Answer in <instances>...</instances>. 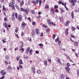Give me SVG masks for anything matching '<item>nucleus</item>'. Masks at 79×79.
<instances>
[{
    "instance_id": "obj_1",
    "label": "nucleus",
    "mask_w": 79,
    "mask_h": 79,
    "mask_svg": "<svg viewBox=\"0 0 79 79\" xmlns=\"http://www.w3.org/2000/svg\"><path fill=\"white\" fill-rule=\"evenodd\" d=\"M48 23L50 25H52L53 26H55V24L51 22L50 19H48L47 20Z\"/></svg>"
},
{
    "instance_id": "obj_36",
    "label": "nucleus",
    "mask_w": 79,
    "mask_h": 79,
    "mask_svg": "<svg viewBox=\"0 0 79 79\" xmlns=\"http://www.w3.org/2000/svg\"><path fill=\"white\" fill-rule=\"evenodd\" d=\"M39 46H41V47L42 48H43V47H43V44H39Z\"/></svg>"
},
{
    "instance_id": "obj_8",
    "label": "nucleus",
    "mask_w": 79,
    "mask_h": 79,
    "mask_svg": "<svg viewBox=\"0 0 79 79\" xmlns=\"http://www.w3.org/2000/svg\"><path fill=\"white\" fill-rule=\"evenodd\" d=\"M18 18L19 20L20 21H21V20L22 19V16L20 15H19Z\"/></svg>"
},
{
    "instance_id": "obj_43",
    "label": "nucleus",
    "mask_w": 79,
    "mask_h": 79,
    "mask_svg": "<svg viewBox=\"0 0 79 79\" xmlns=\"http://www.w3.org/2000/svg\"><path fill=\"white\" fill-rule=\"evenodd\" d=\"M39 3V0H36L35 2V3L37 4Z\"/></svg>"
},
{
    "instance_id": "obj_63",
    "label": "nucleus",
    "mask_w": 79,
    "mask_h": 79,
    "mask_svg": "<svg viewBox=\"0 0 79 79\" xmlns=\"http://www.w3.org/2000/svg\"><path fill=\"white\" fill-rule=\"evenodd\" d=\"M21 3L23 5L24 4V1H22Z\"/></svg>"
},
{
    "instance_id": "obj_5",
    "label": "nucleus",
    "mask_w": 79,
    "mask_h": 79,
    "mask_svg": "<svg viewBox=\"0 0 79 79\" xmlns=\"http://www.w3.org/2000/svg\"><path fill=\"white\" fill-rule=\"evenodd\" d=\"M35 31L36 34H39V31L38 30V28H36Z\"/></svg>"
},
{
    "instance_id": "obj_37",
    "label": "nucleus",
    "mask_w": 79,
    "mask_h": 79,
    "mask_svg": "<svg viewBox=\"0 0 79 79\" xmlns=\"http://www.w3.org/2000/svg\"><path fill=\"white\" fill-rule=\"evenodd\" d=\"M37 72L38 73V74H40V73H41V72L40 70H38L37 71Z\"/></svg>"
},
{
    "instance_id": "obj_40",
    "label": "nucleus",
    "mask_w": 79,
    "mask_h": 79,
    "mask_svg": "<svg viewBox=\"0 0 79 79\" xmlns=\"http://www.w3.org/2000/svg\"><path fill=\"white\" fill-rule=\"evenodd\" d=\"M77 74L78 76H79V69H78L77 71Z\"/></svg>"
},
{
    "instance_id": "obj_6",
    "label": "nucleus",
    "mask_w": 79,
    "mask_h": 79,
    "mask_svg": "<svg viewBox=\"0 0 79 79\" xmlns=\"http://www.w3.org/2000/svg\"><path fill=\"white\" fill-rule=\"evenodd\" d=\"M65 34L66 35L68 34V28H67L65 31Z\"/></svg>"
},
{
    "instance_id": "obj_22",
    "label": "nucleus",
    "mask_w": 79,
    "mask_h": 79,
    "mask_svg": "<svg viewBox=\"0 0 79 79\" xmlns=\"http://www.w3.org/2000/svg\"><path fill=\"white\" fill-rule=\"evenodd\" d=\"M48 7H49V6H48V5H46L45 6V8H46V9H47V10L48 9Z\"/></svg>"
},
{
    "instance_id": "obj_52",
    "label": "nucleus",
    "mask_w": 79,
    "mask_h": 79,
    "mask_svg": "<svg viewBox=\"0 0 79 79\" xmlns=\"http://www.w3.org/2000/svg\"><path fill=\"white\" fill-rule=\"evenodd\" d=\"M65 8L67 10H68V8L66 7V5H65Z\"/></svg>"
},
{
    "instance_id": "obj_42",
    "label": "nucleus",
    "mask_w": 79,
    "mask_h": 79,
    "mask_svg": "<svg viewBox=\"0 0 79 79\" xmlns=\"http://www.w3.org/2000/svg\"><path fill=\"white\" fill-rule=\"evenodd\" d=\"M55 34H53L52 36V38L53 39H55Z\"/></svg>"
},
{
    "instance_id": "obj_10",
    "label": "nucleus",
    "mask_w": 79,
    "mask_h": 79,
    "mask_svg": "<svg viewBox=\"0 0 79 79\" xmlns=\"http://www.w3.org/2000/svg\"><path fill=\"white\" fill-rule=\"evenodd\" d=\"M69 3H71L73 4V6L74 5V1H73V0H71L70 1H69Z\"/></svg>"
},
{
    "instance_id": "obj_3",
    "label": "nucleus",
    "mask_w": 79,
    "mask_h": 79,
    "mask_svg": "<svg viewBox=\"0 0 79 79\" xmlns=\"http://www.w3.org/2000/svg\"><path fill=\"white\" fill-rule=\"evenodd\" d=\"M15 4V2H10V6L11 7H12V8H14V6L13 5Z\"/></svg>"
},
{
    "instance_id": "obj_24",
    "label": "nucleus",
    "mask_w": 79,
    "mask_h": 79,
    "mask_svg": "<svg viewBox=\"0 0 79 79\" xmlns=\"http://www.w3.org/2000/svg\"><path fill=\"white\" fill-rule=\"evenodd\" d=\"M71 16L72 18H74V13H73V12H72L71 13Z\"/></svg>"
},
{
    "instance_id": "obj_54",
    "label": "nucleus",
    "mask_w": 79,
    "mask_h": 79,
    "mask_svg": "<svg viewBox=\"0 0 79 79\" xmlns=\"http://www.w3.org/2000/svg\"><path fill=\"white\" fill-rule=\"evenodd\" d=\"M32 3H35V2L34 0H33L32 2Z\"/></svg>"
},
{
    "instance_id": "obj_55",
    "label": "nucleus",
    "mask_w": 79,
    "mask_h": 79,
    "mask_svg": "<svg viewBox=\"0 0 79 79\" xmlns=\"http://www.w3.org/2000/svg\"><path fill=\"white\" fill-rule=\"evenodd\" d=\"M58 10L57 9H56L55 10V12H56V13H57V12H58Z\"/></svg>"
},
{
    "instance_id": "obj_7",
    "label": "nucleus",
    "mask_w": 79,
    "mask_h": 79,
    "mask_svg": "<svg viewBox=\"0 0 79 79\" xmlns=\"http://www.w3.org/2000/svg\"><path fill=\"white\" fill-rule=\"evenodd\" d=\"M69 21H67L65 23V26H68V25H69Z\"/></svg>"
},
{
    "instance_id": "obj_16",
    "label": "nucleus",
    "mask_w": 79,
    "mask_h": 79,
    "mask_svg": "<svg viewBox=\"0 0 79 79\" xmlns=\"http://www.w3.org/2000/svg\"><path fill=\"white\" fill-rule=\"evenodd\" d=\"M15 6L16 7V8H17L18 10H20V8L19 7V6H17V4H15Z\"/></svg>"
},
{
    "instance_id": "obj_2",
    "label": "nucleus",
    "mask_w": 79,
    "mask_h": 79,
    "mask_svg": "<svg viewBox=\"0 0 79 79\" xmlns=\"http://www.w3.org/2000/svg\"><path fill=\"white\" fill-rule=\"evenodd\" d=\"M50 12L52 14H54L55 13V10H54V8L53 7H51L50 9Z\"/></svg>"
},
{
    "instance_id": "obj_45",
    "label": "nucleus",
    "mask_w": 79,
    "mask_h": 79,
    "mask_svg": "<svg viewBox=\"0 0 79 79\" xmlns=\"http://www.w3.org/2000/svg\"><path fill=\"white\" fill-rule=\"evenodd\" d=\"M6 60H8L9 59V56H6Z\"/></svg>"
},
{
    "instance_id": "obj_61",
    "label": "nucleus",
    "mask_w": 79,
    "mask_h": 79,
    "mask_svg": "<svg viewBox=\"0 0 79 79\" xmlns=\"http://www.w3.org/2000/svg\"><path fill=\"white\" fill-rule=\"evenodd\" d=\"M23 35H24V34L23 33V32L22 31V34H21V36H23Z\"/></svg>"
},
{
    "instance_id": "obj_12",
    "label": "nucleus",
    "mask_w": 79,
    "mask_h": 79,
    "mask_svg": "<svg viewBox=\"0 0 79 79\" xmlns=\"http://www.w3.org/2000/svg\"><path fill=\"white\" fill-rule=\"evenodd\" d=\"M24 12L26 13V15H27V14H28V12H29V10L26 9V10H25Z\"/></svg>"
},
{
    "instance_id": "obj_4",
    "label": "nucleus",
    "mask_w": 79,
    "mask_h": 79,
    "mask_svg": "<svg viewBox=\"0 0 79 79\" xmlns=\"http://www.w3.org/2000/svg\"><path fill=\"white\" fill-rule=\"evenodd\" d=\"M30 50V48H27L26 51V54H28L29 52V50Z\"/></svg>"
},
{
    "instance_id": "obj_34",
    "label": "nucleus",
    "mask_w": 79,
    "mask_h": 79,
    "mask_svg": "<svg viewBox=\"0 0 79 79\" xmlns=\"http://www.w3.org/2000/svg\"><path fill=\"white\" fill-rule=\"evenodd\" d=\"M18 28L16 27L15 30V32L17 33L18 32Z\"/></svg>"
},
{
    "instance_id": "obj_49",
    "label": "nucleus",
    "mask_w": 79,
    "mask_h": 79,
    "mask_svg": "<svg viewBox=\"0 0 79 79\" xmlns=\"http://www.w3.org/2000/svg\"><path fill=\"white\" fill-rule=\"evenodd\" d=\"M4 21L6 22V20H7V19L6 18H5L4 19Z\"/></svg>"
},
{
    "instance_id": "obj_59",
    "label": "nucleus",
    "mask_w": 79,
    "mask_h": 79,
    "mask_svg": "<svg viewBox=\"0 0 79 79\" xmlns=\"http://www.w3.org/2000/svg\"><path fill=\"white\" fill-rule=\"evenodd\" d=\"M48 61H49V63H50L51 61V60L49 59L48 60Z\"/></svg>"
},
{
    "instance_id": "obj_31",
    "label": "nucleus",
    "mask_w": 79,
    "mask_h": 79,
    "mask_svg": "<svg viewBox=\"0 0 79 79\" xmlns=\"http://www.w3.org/2000/svg\"><path fill=\"white\" fill-rule=\"evenodd\" d=\"M66 66H67V67H69V66H70V63H67L66 64Z\"/></svg>"
},
{
    "instance_id": "obj_32",
    "label": "nucleus",
    "mask_w": 79,
    "mask_h": 79,
    "mask_svg": "<svg viewBox=\"0 0 79 79\" xmlns=\"http://www.w3.org/2000/svg\"><path fill=\"white\" fill-rule=\"evenodd\" d=\"M15 17H16V19H18V14H17V13H16L15 14Z\"/></svg>"
},
{
    "instance_id": "obj_26",
    "label": "nucleus",
    "mask_w": 79,
    "mask_h": 79,
    "mask_svg": "<svg viewBox=\"0 0 79 79\" xmlns=\"http://www.w3.org/2000/svg\"><path fill=\"white\" fill-rule=\"evenodd\" d=\"M31 12L32 13V14H33L34 15L35 14V12H34V10H31Z\"/></svg>"
},
{
    "instance_id": "obj_17",
    "label": "nucleus",
    "mask_w": 79,
    "mask_h": 79,
    "mask_svg": "<svg viewBox=\"0 0 79 79\" xmlns=\"http://www.w3.org/2000/svg\"><path fill=\"white\" fill-rule=\"evenodd\" d=\"M78 44V43L77 42H74V46H77V45Z\"/></svg>"
},
{
    "instance_id": "obj_51",
    "label": "nucleus",
    "mask_w": 79,
    "mask_h": 79,
    "mask_svg": "<svg viewBox=\"0 0 79 79\" xmlns=\"http://www.w3.org/2000/svg\"><path fill=\"white\" fill-rule=\"evenodd\" d=\"M20 51H21V50H22V51H24V49H23V48H22L21 49H20L19 50Z\"/></svg>"
},
{
    "instance_id": "obj_35",
    "label": "nucleus",
    "mask_w": 79,
    "mask_h": 79,
    "mask_svg": "<svg viewBox=\"0 0 79 79\" xmlns=\"http://www.w3.org/2000/svg\"><path fill=\"white\" fill-rule=\"evenodd\" d=\"M72 30L74 31H75V30H76V28L74 27H72Z\"/></svg>"
},
{
    "instance_id": "obj_9",
    "label": "nucleus",
    "mask_w": 79,
    "mask_h": 79,
    "mask_svg": "<svg viewBox=\"0 0 79 79\" xmlns=\"http://www.w3.org/2000/svg\"><path fill=\"white\" fill-rule=\"evenodd\" d=\"M60 78L61 79H64V75L63 74H62L60 75Z\"/></svg>"
},
{
    "instance_id": "obj_56",
    "label": "nucleus",
    "mask_w": 79,
    "mask_h": 79,
    "mask_svg": "<svg viewBox=\"0 0 79 79\" xmlns=\"http://www.w3.org/2000/svg\"><path fill=\"white\" fill-rule=\"evenodd\" d=\"M20 6H21V7L23 6V4H22L21 3H20Z\"/></svg>"
},
{
    "instance_id": "obj_41",
    "label": "nucleus",
    "mask_w": 79,
    "mask_h": 79,
    "mask_svg": "<svg viewBox=\"0 0 79 79\" xmlns=\"http://www.w3.org/2000/svg\"><path fill=\"white\" fill-rule=\"evenodd\" d=\"M58 6L56 5L55 6H54V8H55L56 9H57V8H58Z\"/></svg>"
},
{
    "instance_id": "obj_50",
    "label": "nucleus",
    "mask_w": 79,
    "mask_h": 79,
    "mask_svg": "<svg viewBox=\"0 0 79 79\" xmlns=\"http://www.w3.org/2000/svg\"><path fill=\"white\" fill-rule=\"evenodd\" d=\"M41 1H39V5L40 6L41 5Z\"/></svg>"
},
{
    "instance_id": "obj_19",
    "label": "nucleus",
    "mask_w": 79,
    "mask_h": 79,
    "mask_svg": "<svg viewBox=\"0 0 79 79\" xmlns=\"http://www.w3.org/2000/svg\"><path fill=\"white\" fill-rule=\"evenodd\" d=\"M34 35H35V32H34V30H33L32 32V35L33 37L34 36Z\"/></svg>"
},
{
    "instance_id": "obj_48",
    "label": "nucleus",
    "mask_w": 79,
    "mask_h": 79,
    "mask_svg": "<svg viewBox=\"0 0 79 79\" xmlns=\"http://www.w3.org/2000/svg\"><path fill=\"white\" fill-rule=\"evenodd\" d=\"M28 40H29V41H31L32 40H31V38H28Z\"/></svg>"
},
{
    "instance_id": "obj_18",
    "label": "nucleus",
    "mask_w": 79,
    "mask_h": 79,
    "mask_svg": "<svg viewBox=\"0 0 79 79\" xmlns=\"http://www.w3.org/2000/svg\"><path fill=\"white\" fill-rule=\"evenodd\" d=\"M59 40H60V38L59 37H57V38L55 40V41L56 42H57V41L58 42L59 41Z\"/></svg>"
},
{
    "instance_id": "obj_14",
    "label": "nucleus",
    "mask_w": 79,
    "mask_h": 79,
    "mask_svg": "<svg viewBox=\"0 0 79 79\" xmlns=\"http://www.w3.org/2000/svg\"><path fill=\"white\" fill-rule=\"evenodd\" d=\"M65 70L67 71L68 73H69V67H66Z\"/></svg>"
},
{
    "instance_id": "obj_47",
    "label": "nucleus",
    "mask_w": 79,
    "mask_h": 79,
    "mask_svg": "<svg viewBox=\"0 0 79 79\" xmlns=\"http://www.w3.org/2000/svg\"><path fill=\"white\" fill-rule=\"evenodd\" d=\"M32 25H33V26H34V25H35V22H32Z\"/></svg>"
},
{
    "instance_id": "obj_23",
    "label": "nucleus",
    "mask_w": 79,
    "mask_h": 79,
    "mask_svg": "<svg viewBox=\"0 0 79 79\" xmlns=\"http://www.w3.org/2000/svg\"><path fill=\"white\" fill-rule=\"evenodd\" d=\"M60 10L61 11V12H62V13H64V9L61 8L60 9Z\"/></svg>"
},
{
    "instance_id": "obj_20",
    "label": "nucleus",
    "mask_w": 79,
    "mask_h": 79,
    "mask_svg": "<svg viewBox=\"0 0 79 79\" xmlns=\"http://www.w3.org/2000/svg\"><path fill=\"white\" fill-rule=\"evenodd\" d=\"M3 25L5 26V28L7 26V23L6 22H5L3 23Z\"/></svg>"
},
{
    "instance_id": "obj_33",
    "label": "nucleus",
    "mask_w": 79,
    "mask_h": 79,
    "mask_svg": "<svg viewBox=\"0 0 79 79\" xmlns=\"http://www.w3.org/2000/svg\"><path fill=\"white\" fill-rule=\"evenodd\" d=\"M2 41L3 42V43H6V39H4V40H2Z\"/></svg>"
},
{
    "instance_id": "obj_15",
    "label": "nucleus",
    "mask_w": 79,
    "mask_h": 79,
    "mask_svg": "<svg viewBox=\"0 0 79 79\" xmlns=\"http://www.w3.org/2000/svg\"><path fill=\"white\" fill-rule=\"evenodd\" d=\"M22 26V27H24L25 26H26V24H25V23L24 22H23L21 25Z\"/></svg>"
},
{
    "instance_id": "obj_58",
    "label": "nucleus",
    "mask_w": 79,
    "mask_h": 79,
    "mask_svg": "<svg viewBox=\"0 0 79 79\" xmlns=\"http://www.w3.org/2000/svg\"><path fill=\"white\" fill-rule=\"evenodd\" d=\"M43 27H47L45 25H43Z\"/></svg>"
},
{
    "instance_id": "obj_28",
    "label": "nucleus",
    "mask_w": 79,
    "mask_h": 79,
    "mask_svg": "<svg viewBox=\"0 0 79 79\" xmlns=\"http://www.w3.org/2000/svg\"><path fill=\"white\" fill-rule=\"evenodd\" d=\"M5 75H6V72H4L3 73H2V76H3Z\"/></svg>"
},
{
    "instance_id": "obj_62",
    "label": "nucleus",
    "mask_w": 79,
    "mask_h": 79,
    "mask_svg": "<svg viewBox=\"0 0 79 79\" xmlns=\"http://www.w3.org/2000/svg\"><path fill=\"white\" fill-rule=\"evenodd\" d=\"M3 72V70H2L0 72V74H2V73Z\"/></svg>"
},
{
    "instance_id": "obj_44",
    "label": "nucleus",
    "mask_w": 79,
    "mask_h": 79,
    "mask_svg": "<svg viewBox=\"0 0 79 79\" xmlns=\"http://www.w3.org/2000/svg\"><path fill=\"white\" fill-rule=\"evenodd\" d=\"M3 10H6V8L5 7V6H3Z\"/></svg>"
},
{
    "instance_id": "obj_13",
    "label": "nucleus",
    "mask_w": 79,
    "mask_h": 79,
    "mask_svg": "<svg viewBox=\"0 0 79 79\" xmlns=\"http://www.w3.org/2000/svg\"><path fill=\"white\" fill-rule=\"evenodd\" d=\"M19 63L20 64H23V62L22 60L21 59L19 61Z\"/></svg>"
},
{
    "instance_id": "obj_27",
    "label": "nucleus",
    "mask_w": 79,
    "mask_h": 79,
    "mask_svg": "<svg viewBox=\"0 0 79 79\" xmlns=\"http://www.w3.org/2000/svg\"><path fill=\"white\" fill-rule=\"evenodd\" d=\"M59 19L60 20V21L63 20V18L62 17H59Z\"/></svg>"
},
{
    "instance_id": "obj_30",
    "label": "nucleus",
    "mask_w": 79,
    "mask_h": 79,
    "mask_svg": "<svg viewBox=\"0 0 79 79\" xmlns=\"http://www.w3.org/2000/svg\"><path fill=\"white\" fill-rule=\"evenodd\" d=\"M32 71H35V69L34 68V67H32V68H31Z\"/></svg>"
},
{
    "instance_id": "obj_25",
    "label": "nucleus",
    "mask_w": 79,
    "mask_h": 79,
    "mask_svg": "<svg viewBox=\"0 0 79 79\" xmlns=\"http://www.w3.org/2000/svg\"><path fill=\"white\" fill-rule=\"evenodd\" d=\"M61 44V41L60 40L58 42V45H60Z\"/></svg>"
},
{
    "instance_id": "obj_39",
    "label": "nucleus",
    "mask_w": 79,
    "mask_h": 79,
    "mask_svg": "<svg viewBox=\"0 0 79 79\" xmlns=\"http://www.w3.org/2000/svg\"><path fill=\"white\" fill-rule=\"evenodd\" d=\"M20 44H22V45L20 47H23V42H22V41L21 42Z\"/></svg>"
},
{
    "instance_id": "obj_60",
    "label": "nucleus",
    "mask_w": 79,
    "mask_h": 79,
    "mask_svg": "<svg viewBox=\"0 0 79 79\" xmlns=\"http://www.w3.org/2000/svg\"><path fill=\"white\" fill-rule=\"evenodd\" d=\"M4 78H5V76H3V77H1V78L2 79H4Z\"/></svg>"
},
{
    "instance_id": "obj_46",
    "label": "nucleus",
    "mask_w": 79,
    "mask_h": 79,
    "mask_svg": "<svg viewBox=\"0 0 79 79\" xmlns=\"http://www.w3.org/2000/svg\"><path fill=\"white\" fill-rule=\"evenodd\" d=\"M35 53L36 54H39V52L38 51H36Z\"/></svg>"
},
{
    "instance_id": "obj_53",
    "label": "nucleus",
    "mask_w": 79,
    "mask_h": 79,
    "mask_svg": "<svg viewBox=\"0 0 79 79\" xmlns=\"http://www.w3.org/2000/svg\"><path fill=\"white\" fill-rule=\"evenodd\" d=\"M5 62L6 64H8V62H7L6 61V60L5 61Z\"/></svg>"
},
{
    "instance_id": "obj_11",
    "label": "nucleus",
    "mask_w": 79,
    "mask_h": 79,
    "mask_svg": "<svg viewBox=\"0 0 79 79\" xmlns=\"http://www.w3.org/2000/svg\"><path fill=\"white\" fill-rule=\"evenodd\" d=\"M44 64L45 65V66H47V60H44Z\"/></svg>"
},
{
    "instance_id": "obj_21",
    "label": "nucleus",
    "mask_w": 79,
    "mask_h": 79,
    "mask_svg": "<svg viewBox=\"0 0 79 79\" xmlns=\"http://www.w3.org/2000/svg\"><path fill=\"white\" fill-rule=\"evenodd\" d=\"M20 10H21V11H22L24 12V11H25V9H24V8H22L21 7Z\"/></svg>"
},
{
    "instance_id": "obj_29",
    "label": "nucleus",
    "mask_w": 79,
    "mask_h": 79,
    "mask_svg": "<svg viewBox=\"0 0 79 79\" xmlns=\"http://www.w3.org/2000/svg\"><path fill=\"white\" fill-rule=\"evenodd\" d=\"M57 62H58V63H59L60 64H61V62L60 61V59H58V60H57Z\"/></svg>"
},
{
    "instance_id": "obj_64",
    "label": "nucleus",
    "mask_w": 79,
    "mask_h": 79,
    "mask_svg": "<svg viewBox=\"0 0 79 79\" xmlns=\"http://www.w3.org/2000/svg\"><path fill=\"white\" fill-rule=\"evenodd\" d=\"M19 67L20 68H23V66H22L21 65H19Z\"/></svg>"
},
{
    "instance_id": "obj_38",
    "label": "nucleus",
    "mask_w": 79,
    "mask_h": 79,
    "mask_svg": "<svg viewBox=\"0 0 79 79\" xmlns=\"http://www.w3.org/2000/svg\"><path fill=\"white\" fill-rule=\"evenodd\" d=\"M29 52H30V55H32V49H31L30 51H29Z\"/></svg>"
},
{
    "instance_id": "obj_57",
    "label": "nucleus",
    "mask_w": 79,
    "mask_h": 79,
    "mask_svg": "<svg viewBox=\"0 0 79 79\" xmlns=\"http://www.w3.org/2000/svg\"><path fill=\"white\" fill-rule=\"evenodd\" d=\"M15 51L18 50V47H17V48H15Z\"/></svg>"
}]
</instances>
